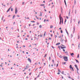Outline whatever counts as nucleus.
Listing matches in <instances>:
<instances>
[{"mask_svg":"<svg viewBox=\"0 0 80 80\" xmlns=\"http://www.w3.org/2000/svg\"><path fill=\"white\" fill-rule=\"evenodd\" d=\"M38 64H39V65H40V62H38Z\"/></svg>","mask_w":80,"mask_h":80,"instance_id":"50","label":"nucleus"},{"mask_svg":"<svg viewBox=\"0 0 80 80\" xmlns=\"http://www.w3.org/2000/svg\"><path fill=\"white\" fill-rule=\"evenodd\" d=\"M63 58L64 59V60L65 61H66V62H67V61H68V58L66 56L64 57Z\"/></svg>","mask_w":80,"mask_h":80,"instance_id":"3","label":"nucleus"},{"mask_svg":"<svg viewBox=\"0 0 80 80\" xmlns=\"http://www.w3.org/2000/svg\"><path fill=\"white\" fill-rule=\"evenodd\" d=\"M58 64H57L56 67H58Z\"/></svg>","mask_w":80,"mask_h":80,"instance_id":"47","label":"nucleus"},{"mask_svg":"<svg viewBox=\"0 0 80 80\" xmlns=\"http://www.w3.org/2000/svg\"><path fill=\"white\" fill-rule=\"evenodd\" d=\"M62 74H63H63H64V73H63V72H62Z\"/></svg>","mask_w":80,"mask_h":80,"instance_id":"55","label":"nucleus"},{"mask_svg":"<svg viewBox=\"0 0 80 80\" xmlns=\"http://www.w3.org/2000/svg\"><path fill=\"white\" fill-rule=\"evenodd\" d=\"M61 45H62V46H63V47L60 46H58V47L59 48L60 50V48L62 49H63L65 48H66V47L65 46H64V45H63L62 44Z\"/></svg>","mask_w":80,"mask_h":80,"instance_id":"1","label":"nucleus"},{"mask_svg":"<svg viewBox=\"0 0 80 80\" xmlns=\"http://www.w3.org/2000/svg\"><path fill=\"white\" fill-rule=\"evenodd\" d=\"M46 34V32H44V35H43L44 37H45V36Z\"/></svg>","mask_w":80,"mask_h":80,"instance_id":"12","label":"nucleus"},{"mask_svg":"<svg viewBox=\"0 0 80 80\" xmlns=\"http://www.w3.org/2000/svg\"><path fill=\"white\" fill-rule=\"evenodd\" d=\"M64 2L65 3L66 5L67 6V3H66V1H65V0H64Z\"/></svg>","mask_w":80,"mask_h":80,"instance_id":"17","label":"nucleus"},{"mask_svg":"<svg viewBox=\"0 0 80 80\" xmlns=\"http://www.w3.org/2000/svg\"><path fill=\"white\" fill-rule=\"evenodd\" d=\"M74 3L75 4H76V1L75 0H74Z\"/></svg>","mask_w":80,"mask_h":80,"instance_id":"28","label":"nucleus"},{"mask_svg":"<svg viewBox=\"0 0 80 80\" xmlns=\"http://www.w3.org/2000/svg\"><path fill=\"white\" fill-rule=\"evenodd\" d=\"M63 41H64L63 39L61 38L60 40L61 42H63Z\"/></svg>","mask_w":80,"mask_h":80,"instance_id":"9","label":"nucleus"},{"mask_svg":"<svg viewBox=\"0 0 80 80\" xmlns=\"http://www.w3.org/2000/svg\"><path fill=\"white\" fill-rule=\"evenodd\" d=\"M62 50L63 51V52H65V49H63Z\"/></svg>","mask_w":80,"mask_h":80,"instance_id":"35","label":"nucleus"},{"mask_svg":"<svg viewBox=\"0 0 80 80\" xmlns=\"http://www.w3.org/2000/svg\"><path fill=\"white\" fill-rule=\"evenodd\" d=\"M10 8H9V9L7 11V12H9L10 11Z\"/></svg>","mask_w":80,"mask_h":80,"instance_id":"11","label":"nucleus"},{"mask_svg":"<svg viewBox=\"0 0 80 80\" xmlns=\"http://www.w3.org/2000/svg\"><path fill=\"white\" fill-rule=\"evenodd\" d=\"M76 61L77 62H78V63H79V62H78V60L77 59H76Z\"/></svg>","mask_w":80,"mask_h":80,"instance_id":"22","label":"nucleus"},{"mask_svg":"<svg viewBox=\"0 0 80 80\" xmlns=\"http://www.w3.org/2000/svg\"><path fill=\"white\" fill-rule=\"evenodd\" d=\"M78 47H79V48H80V44H79Z\"/></svg>","mask_w":80,"mask_h":80,"instance_id":"39","label":"nucleus"},{"mask_svg":"<svg viewBox=\"0 0 80 80\" xmlns=\"http://www.w3.org/2000/svg\"><path fill=\"white\" fill-rule=\"evenodd\" d=\"M17 8L16 7L15 13H16V14H17Z\"/></svg>","mask_w":80,"mask_h":80,"instance_id":"7","label":"nucleus"},{"mask_svg":"<svg viewBox=\"0 0 80 80\" xmlns=\"http://www.w3.org/2000/svg\"><path fill=\"white\" fill-rule=\"evenodd\" d=\"M66 32L68 34V32H67V31L66 30Z\"/></svg>","mask_w":80,"mask_h":80,"instance_id":"36","label":"nucleus"},{"mask_svg":"<svg viewBox=\"0 0 80 80\" xmlns=\"http://www.w3.org/2000/svg\"><path fill=\"white\" fill-rule=\"evenodd\" d=\"M59 30H62V28H59Z\"/></svg>","mask_w":80,"mask_h":80,"instance_id":"52","label":"nucleus"},{"mask_svg":"<svg viewBox=\"0 0 80 80\" xmlns=\"http://www.w3.org/2000/svg\"><path fill=\"white\" fill-rule=\"evenodd\" d=\"M44 66H45L46 65V64L45 63H44Z\"/></svg>","mask_w":80,"mask_h":80,"instance_id":"44","label":"nucleus"},{"mask_svg":"<svg viewBox=\"0 0 80 80\" xmlns=\"http://www.w3.org/2000/svg\"><path fill=\"white\" fill-rule=\"evenodd\" d=\"M60 42L56 44V45H60Z\"/></svg>","mask_w":80,"mask_h":80,"instance_id":"10","label":"nucleus"},{"mask_svg":"<svg viewBox=\"0 0 80 80\" xmlns=\"http://www.w3.org/2000/svg\"><path fill=\"white\" fill-rule=\"evenodd\" d=\"M58 38H61V36H59V37H58Z\"/></svg>","mask_w":80,"mask_h":80,"instance_id":"48","label":"nucleus"},{"mask_svg":"<svg viewBox=\"0 0 80 80\" xmlns=\"http://www.w3.org/2000/svg\"><path fill=\"white\" fill-rule=\"evenodd\" d=\"M42 36H43V35H40V37H42Z\"/></svg>","mask_w":80,"mask_h":80,"instance_id":"41","label":"nucleus"},{"mask_svg":"<svg viewBox=\"0 0 80 80\" xmlns=\"http://www.w3.org/2000/svg\"><path fill=\"white\" fill-rule=\"evenodd\" d=\"M26 78H28V77L27 76V77H26Z\"/></svg>","mask_w":80,"mask_h":80,"instance_id":"54","label":"nucleus"},{"mask_svg":"<svg viewBox=\"0 0 80 80\" xmlns=\"http://www.w3.org/2000/svg\"><path fill=\"white\" fill-rule=\"evenodd\" d=\"M35 65H38V64L37 63H35Z\"/></svg>","mask_w":80,"mask_h":80,"instance_id":"46","label":"nucleus"},{"mask_svg":"<svg viewBox=\"0 0 80 80\" xmlns=\"http://www.w3.org/2000/svg\"><path fill=\"white\" fill-rule=\"evenodd\" d=\"M26 68H24L25 70H26V69H27V68H29V64H27V65H26Z\"/></svg>","mask_w":80,"mask_h":80,"instance_id":"4","label":"nucleus"},{"mask_svg":"<svg viewBox=\"0 0 80 80\" xmlns=\"http://www.w3.org/2000/svg\"><path fill=\"white\" fill-rule=\"evenodd\" d=\"M27 37H29V36L28 35H27Z\"/></svg>","mask_w":80,"mask_h":80,"instance_id":"61","label":"nucleus"},{"mask_svg":"<svg viewBox=\"0 0 80 80\" xmlns=\"http://www.w3.org/2000/svg\"><path fill=\"white\" fill-rule=\"evenodd\" d=\"M39 75H38V77H39Z\"/></svg>","mask_w":80,"mask_h":80,"instance_id":"63","label":"nucleus"},{"mask_svg":"<svg viewBox=\"0 0 80 80\" xmlns=\"http://www.w3.org/2000/svg\"><path fill=\"white\" fill-rule=\"evenodd\" d=\"M24 3H25V2H22V5H23V4H24Z\"/></svg>","mask_w":80,"mask_h":80,"instance_id":"43","label":"nucleus"},{"mask_svg":"<svg viewBox=\"0 0 80 80\" xmlns=\"http://www.w3.org/2000/svg\"><path fill=\"white\" fill-rule=\"evenodd\" d=\"M11 11H12V12L13 11V8H11Z\"/></svg>","mask_w":80,"mask_h":80,"instance_id":"32","label":"nucleus"},{"mask_svg":"<svg viewBox=\"0 0 80 80\" xmlns=\"http://www.w3.org/2000/svg\"><path fill=\"white\" fill-rule=\"evenodd\" d=\"M46 55H47V54H46L45 55V56H44V57H46Z\"/></svg>","mask_w":80,"mask_h":80,"instance_id":"58","label":"nucleus"},{"mask_svg":"<svg viewBox=\"0 0 80 80\" xmlns=\"http://www.w3.org/2000/svg\"><path fill=\"white\" fill-rule=\"evenodd\" d=\"M74 31H75V27L73 28Z\"/></svg>","mask_w":80,"mask_h":80,"instance_id":"56","label":"nucleus"},{"mask_svg":"<svg viewBox=\"0 0 80 80\" xmlns=\"http://www.w3.org/2000/svg\"><path fill=\"white\" fill-rule=\"evenodd\" d=\"M55 38H57V35H55Z\"/></svg>","mask_w":80,"mask_h":80,"instance_id":"38","label":"nucleus"},{"mask_svg":"<svg viewBox=\"0 0 80 80\" xmlns=\"http://www.w3.org/2000/svg\"><path fill=\"white\" fill-rule=\"evenodd\" d=\"M28 71H30V69H29L28 70Z\"/></svg>","mask_w":80,"mask_h":80,"instance_id":"62","label":"nucleus"},{"mask_svg":"<svg viewBox=\"0 0 80 80\" xmlns=\"http://www.w3.org/2000/svg\"><path fill=\"white\" fill-rule=\"evenodd\" d=\"M27 54H28V52H26Z\"/></svg>","mask_w":80,"mask_h":80,"instance_id":"53","label":"nucleus"},{"mask_svg":"<svg viewBox=\"0 0 80 80\" xmlns=\"http://www.w3.org/2000/svg\"><path fill=\"white\" fill-rule=\"evenodd\" d=\"M15 15H14L13 16V18H12L13 19V18H15Z\"/></svg>","mask_w":80,"mask_h":80,"instance_id":"15","label":"nucleus"},{"mask_svg":"<svg viewBox=\"0 0 80 80\" xmlns=\"http://www.w3.org/2000/svg\"><path fill=\"white\" fill-rule=\"evenodd\" d=\"M61 22H62V21H60V23H59L60 25H61Z\"/></svg>","mask_w":80,"mask_h":80,"instance_id":"42","label":"nucleus"},{"mask_svg":"<svg viewBox=\"0 0 80 80\" xmlns=\"http://www.w3.org/2000/svg\"><path fill=\"white\" fill-rule=\"evenodd\" d=\"M60 58H62V56H60Z\"/></svg>","mask_w":80,"mask_h":80,"instance_id":"34","label":"nucleus"},{"mask_svg":"<svg viewBox=\"0 0 80 80\" xmlns=\"http://www.w3.org/2000/svg\"><path fill=\"white\" fill-rule=\"evenodd\" d=\"M77 58H79V54H78V57H77Z\"/></svg>","mask_w":80,"mask_h":80,"instance_id":"29","label":"nucleus"},{"mask_svg":"<svg viewBox=\"0 0 80 80\" xmlns=\"http://www.w3.org/2000/svg\"><path fill=\"white\" fill-rule=\"evenodd\" d=\"M61 33H63V31H62V30H61Z\"/></svg>","mask_w":80,"mask_h":80,"instance_id":"19","label":"nucleus"},{"mask_svg":"<svg viewBox=\"0 0 80 80\" xmlns=\"http://www.w3.org/2000/svg\"><path fill=\"white\" fill-rule=\"evenodd\" d=\"M69 68L71 71H74V70H73V68L72 67V65H70Z\"/></svg>","mask_w":80,"mask_h":80,"instance_id":"2","label":"nucleus"},{"mask_svg":"<svg viewBox=\"0 0 80 80\" xmlns=\"http://www.w3.org/2000/svg\"><path fill=\"white\" fill-rule=\"evenodd\" d=\"M49 60H51V58L50 57H49Z\"/></svg>","mask_w":80,"mask_h":80,"instance_id":"21","label":"nucleus"},{"mask_svg":"<svg viewBox=\"0 0 80 80\" xmlns=\"http://www.w3.org/2000/svg\"><path fill=\"white\" fill-rule=\"evenodd\" d=\"M52 62L53 63H54V60H52Z\"/></svg>","mask_w":80,"mask_h":80,"instance_id":"24","label":"nucleus"},{"mask_svg":"<svg viewBox=\"0 0 80 80\" xmlns=\"http://www.w3.org/2000/svg\"><path fill=\"white\" fill-rule=\"evenodd\" d=\"M51 37H52L53 35H52V34H51Z\"/></svg>","mask_w":80,"mask_h":80,"instance_id":"60","label":"nucleus"},{"mask_svg":"<svg viewBox=\"0 0 80 80\" xmlns=\"http://www.w3.org/2000/svg\"><path fill=\"white\" fill-rule=\"evenodd\" d=\"M46 21H47V20H46V19H45L44 20V22H46Z\"/></svg>","mask_w":80,"mask_h":80,"instance_id":"27","label":"nucleus"},{"mask_svg":"<svg viewBox=\"0 0 80 80\" xmlns=\"http://www.w3.org/2000/svg\"><path fill=\"white\" fill-rule=\"evenodd\" d=\"M45 5V4H41L40 6H44Z\"/></svg>","mask_w":80,"mask_h":80,"instance_id":"18","label":"nucleus"},{"mask_svg":"<svg viewBox=\"0 0 80 80\" xmlns=\"http://www.w3.org/2000/svg\"><path fill=\"white\" fill-rule=\"evenodd\" d=\"M75 67H76V68H77V73H78V71L79 70V69H78V67H77V65H75Z\"/></svg>","mask_w":80,"mask_h":80,"instance_id":"5","label":"nucleus"},{"mask_svg":"<svg viewBox=\"0 0 80 80\" xmlns=\"http://www.w3.org/2000/svg\"><path fill=\"white\" fill-rule=\"evenodd\" d=\"M65 63H66V62H63V63H62V64H63V65H65Z\"/></svg>","mask_w":80,"mask_h":80,"instance_id":"23","label":"nucleus"},{"mask_svg":"<svg viewBox=\"0 0 80 80\" xmlns=\"http://www.w3.org/2000/svg\"><path fill=\"white\" fill-rule=\"evenodd\" d=\"M49 40H51V38H49Z\"/></svg>","mask_w":80,"mask_h":80,"instance_id":"51","label":"nucleus"},{"mask_svg":"<svg viewBox=\"0 0 80 80\" xmlns=\"http://www.w3.org/2000/svg\"><path fill=\"white\" fill-rule=\"evenodd\" d=\"M8 28V27H6V28Z\"/></svg>","mask_w":80,"mask_h":80,"instance_id":"64","label":"nucleus"},{"mask_svg":"<svg viewBox=\"0 0 80 80\" xmlns=\"http://www.w3.org/2000/svg\"><path fill=\"white\" fill-rule=\"evenodd\" d=\"M57 35H59V34H58V32H57Z\"/></svg>","mask_w":80,"mask_h":80,"instance_id":"40","label":"nucleus"},{"mask_svg":"<svg viewBox=\"0 0 80 80\" xmlns=\"http://www.w3.org/2000/svg\"><path fill=\"white\" fill-rule=\"evenodd\" d=\"M61 18L62 19V24H63V18H62V17H61Z\"/></svg>","mask_w":80,"mask_h":80,"instance_id":"16","label":"nucleus"},{"mask_svg":"<svg viewBox=\"0 0 80 80\" xmlns=\"http://www.w3.org/2000/svg\"><path fill=\"white\" fill-rule=\"evenodd\" d=\"M66 18H67V19H68V16H66Z\"/></svg>","mask_w":80,"mask_h":80,"instance_id":"59","label":"nucleus"},{"mask_svg":"<svg viewBox=\"0 0 80 80\" xmlns=\"http://www.w3.org/2000/svg\"><path fill=\"white\" fill-rule=\"evenodd\" d=\"M73 20L74 21V22H75V19H74Z\"/></svg>","mask_w":80,"mask_h":80,"instance_id":"37","label":"nucleus"},{"mask_svg":"<svg viewBox=\"0 0 80 80\" xmlns=\"http://www.w3.org/2000/svg\"><path fill=\"white\" fill-rule=\"evenodd\" d=\"M42 25H40V26H39V28H42Z\"/></svg>","mask_w":80,"mask_h":80,"instance_id":"20","label":"nucleus"},{"mask_svg":"<svg viewBox=\"0 0 80 80\" xmlns=\"http://www.w3.org/2000/svg\"><path fill=\"white\" fill-rule=\"evenodd\" d=\"M59 18H62V17H61V15H59Z\"/></svg>","mask_w":80,"mask_h":80,"instance_id":"33","label":"nucleus"},{"mask_svg":"<svg viewBox=\"0 0 80 80\" xmlns=\"http://www.w3.org/2000/svg\"><path fill=\"white\" fill-rule=\"evenodd\" d=\"M60 21L62 22V18H60Z\"/></svg>","mask_w":80,"mask_h":80,"instance_id":"25","label":"nucleus"},{"mask_svg":"<svg viewBox=\"0 0 80 80\" xmlns=\"http://www.w3.org/2000/svg\"><path fill=\"white\" fill-rule=\"evenodd\" d=\"M25 40H28V38H26L25 39Z\"/></svg>","mask_w":80,"mask_h":80,"instance_id":"45","label":"nucleus"},{"mask_svg":"<svg viewBox=\"0 0 80 80\" xmlns=\"http://www.w3.org/2000/svg\"><path fill=\"white\" fill-rule=\"evenodd\" d=\"M58 72H60V70L59 69H58Z\"/></svg>","mask_w":80,"mask_h":80,"instance_id":"26","label":"nucleus"},{"mask_svg":"<svg viewBox=\"0 0 80 80\" xmlns=\"http://www.w3.org/2000/svg\"><path fill=\"white\" fill-rule=\"evenodd\" d=\"M32 74V72H30L29 74V75H31V74Z\"/></svg>","mask_w":80,"mask_h":80,"instance_id":"31","label":"nucleus"},{"mask_svg":"<svg viewBox=\"0 0 80 80\" xmlns=\"http://www.w3.org/2000/svg\"><path fill=\"white\" fill-rule=\"evenodd\" d=\"M58 75L60 74V73L59 72H58Z\"/></svg>","mask_w":80,"mask_h":80,"instance_id":"49","label":"nucleus"},{"mask_svg":"<svg viewBox=\"0 0 80 80\" xmlns=\"http://www.w3.org/2000/svg\"><path fill=\"white\" fill-rule=\"evenodd\" d=\"M50 28H53V26H52V25H51V26H50Z\"/></svg>","mask_w":80,"mask_h":80,"instance_id":"13","label":"nucleus"},{"mask_svg":"<svg viewBox=\"0 0 80 80\" xmlns=\"http://www.w3.org/2000/svg\"><path fill=\"white\" fill-rule=\"evenodd\" d=\"M78 39H80V35H78Z\"/></svg>","mask_w":80,"mask_h":80,"instance_id":"14","label":"nucleus"},{"mask_svg":"<svg viewBox=\"0 0 80 80\" xmlns=\"http://www.w3.org/2000/svg\"><path fill=\"white\" fill-rule=\"evenodd\" d=\"M78 24H80V21H79L78 22Z\"/></svg>","mask_w":80,"mask_h":80,"instance_id":"57","label":"nucleus"},{"mask_svg":"<svg viewBox=\"0 0 80 80\" xmlns=\"http://www.w3.org/2000/svg\"><path fill=\"white\" fill-rule=\"evenodd\" d=\"M31 22H33L34 23H35V22L34 21H31Z\"/></svg>","mask_w":80,"mask_h":80,"instance_id":"30","label":"nucleus"},{"mask_svg":"<svg viewBox=\"0 0 80 80\" xmlns=\"http://www.w3.org/2000/svg\"><path fill=\"white\" fill-rule=\"evenodd\" d=\"M71 55L72 56V57H73V55H74V53H72L71 54Z\"/></svg>","mask_w":80,"mask_h":80,"instance_id":"8","label":"nucleus"},{"mask_svg":"<svg viewBox=\"0 0 80 80\" xmlns=\"http://www.w3.org/2000/svg\"><path fill=\"white\" fill-rule=\"evenodd\" d=\"M28 61H29V62H30V63H31V59H30V58H28Z\"/></svg>","mask_w":80,"mask_h":80,"instance_id":"6","label":"nucleus"}]
</instances>
